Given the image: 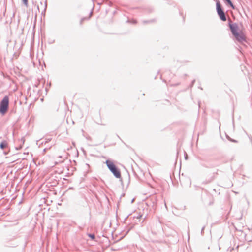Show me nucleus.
<instances>
[{
    "label": "nucleus",
    "instance_id": "7",
    "mask_svg": "<svg viewBox=\"0 0 252 252\" xmlns=\"http://www.w3.org/2000/svg\"><path fill=\"white\" fill-rule=\"evenodd\" d=\"M224 1H225L226 3H227V4L228 5H229L231 8H232L233 9H234L235 8V7L233 5V4L232 3V1H231V0H224Z\"/></svg>",
    "mask_w": 252,
    "mask_h": 252
},
{
    "label": "nucleus",
    "instance_id": "18",
    "mask_svg": "<svg viewBox=\"0 0 252 252\" xmlns=\"http://www.w3.org/2000/svg\"><path fill=\"white\" fill-rule=\"evenodd\" d=\"M40 4H41V5H43V3H42V2H40Z\"/></svg>",
    "mask_w": 252,
    "mask_h": 252
},
{
    "label": "nucleus",
    "instance_id": "10",
    "mask_svg": "<svg viewBox=\"0 0 252 252\" xmlns=\"http://www.w3.org/2000/svg\"><path fill=\"white\" fill-rule=\"evenodd\" d=\"M88 236L92 240L95 239V235L94 234H88Z\"/></svg>",
    "mask_w": 252,
    "mask_h": 252
},
{
    "label": "nucleus",
    "instance_id": "12",
    "mask_svg": "<svg viewBox=\"0 0 252 252\" xmlns=\"http://www.w3.org/2000/svg\"><path fill=\"white\" fill-rule=\"evenodd\" d=\"M204 228H205V226H204L202 229H201V234L202 235L203 233H204Z\"/></svg>",
    "mask_w": 252,
    "mask_h": 252
},
{
    "label": "nucleus",
    "instance_id": "11",
    "mask_svg": "<svg viewBox=\"0 0 252 252\" xmlns=\"http://www.w3.org/2000/svg\"><path fill=\"white\" fill-rule=\"evenodd\" d=\"M23 3L24 4V5L26 6H28V0H22Z\"/></svg>",
    "mask_w": 252,
    "mask_h": 252
},
{
    "label": "nucleus",
    "instance_id": "6",
    "mask_svg": "<svg viewBox=\"0 0 252 252\" xmlns=\"http://www.w3.org/2000/svg\"><path fill=\"white\" fill-rule=\"evenodd\" d=\"M7 146V143L6 141H3L0 143V148L1 149H4Z\"/></svg>",
    "mask_w": 252,
    "mask_h": 252
},
{
    "label": "nucleus",
    "instance_id": "9",
    "mask_svg": "<svg viewBox=\"0 0 252 252\" xmlns=\"http://www.w3.org/2000/svg\"><path fill=\"white\" fill-rule=\"evenodd\" d=\"M155 21V19H151V20H143V21H142V23L144 24H148V23H153Z\"/></svg>",
    "mask_w": 252,
    "mask_h": 252
},
{
    "label": "nucleus",
    "instance_id": "16",
    "mask_svg": "<svg viewBox=\"0 0 252 252\" xmlns=\"http://www.w3.org/2000/svg\"><path fill=\"white\" fill-rule=\"evenodd\" d=\"M133 24H136L137 23V21L136 20H133L132 22H131Z\"/></svg>",
    "mask_w": 252,
    "mask_h": 252
},
{
    "label": "nucleus",
    "instance_id": "15",
    "mask_svg": "<svg viewBox=\"0 0 252 252\" xmlns=\"http://www.w3.org/2000/svg\"><path fill=\"white\" fill-rule=\"evenodd\" d=\"M46 8H47V3H46V2H45V6H44V11H45Z\"/></svg>",
    "mask_w": 252,
    "mask_h": 252
},
{
    "label": "nucleus",
    "instance_id": "4",
    "mask_svg": "<svg viewBox=\"0 0 252 252\" xmlns=\"http://www.w3.org/2000/svg\"><path fill=\"white\" fill-rule=\"evenodd\" d=\"M228 24L232 34L233 35L234 34H236V33L238 32V24L236 23H232V21L230 19L229 20Z\"/></svg>",
    "mask_w": 252,
    "mask_h": 252
},
{
    "label": "nucleus",
    "instance_id": "2",
    "mask_svg": "<svg viewBox=\"0 0 252 252\" xmlns=\"http://www.w3.org/2000/svg\"><path fill=\"white\" fill-rule=\"evenodd\" d=\"M9 100L8 96H5L0 102V113L4 115L9 108Z\"/></svg>",
    "mask_w": 252,
    "mask_h": 252
},
{
    "label": "nucleus",
    "instance_id": "5",
    "mask_svg": "<svg viewBox=\"0 0 252 252\" xmlns=\"http://www.w3.org/2000/svg\"><path fill=\"white\" fill-rule=\"evenodd\" d=\"M233 36L240 43H242L246 41V37L242 32H238L236 34H234Z\"/></svg>",
    "mask_w": 252,
    "mask_h": 252
},
{
    "label": "nucleus",
    "instance_id": "8",
    "mask_svg": "<svg viewBox=\"0 0 252 252\" xmlns=\"http://www.w3.org/2000/svg\"><path fill=\"white\" fill-rule=\"evenodd\" d=\"M20 142H21V145L19 146V147H18V148L16 147V149L17 150H19V149H21L22 148V144H24V143L25 142V138L24 137L21 138V139L20 140Z\"/></svg>",
    "mask_w": 252,
    "mask_h": 252
},
{
    "label": "nucleus",
    "instance_id": "17",
    "mask_svg": "<svg viewBox=\"0 0 252 252\" xmlns=\"http://www.w3.org/2000/svg\"><path fill=\"white\" fill-rule=\"evenodd\" d=\"M36 8H37V9H38V12H40V10H39V5H37V6H36Z\"/></svg>",
    "mask_w": 252,
    "mask_h": 252
},
{
    "label": "nucleus",
    "instance_id": "3",
    "mask_svg": "<svg viewBox=\"0 0 252 252\" xmlns=\"http://www.w3.org/2000/svg\"><path fill=\"white\" fill-rule=\"evenodd\" d=\"M216 10L220 19L223 21H225L226 20L225 14L222 9L221 4L218 0L216 1Z\"/></svg>",
    "mask_w": 252,
    "mask_h": 252
},
{
    "label": "nucleus",
    "instance_id": "1",
    "mask_svg": "<svg viewBox=\"0 0 252 252\" xmlns=\"http://www.w3.org/2000/svg\"><path fill=\"white\" fill-rule=\"evenodd\" d=\"M105 163L108 169L116 178L119 179L121 177L120 170L111 160L108 159L106 160Z\"/></svg>",
    "mask_w": 252,
    "mask_h": 252
},
{
    "label": "nucleus",
    "instance_id": "13",
    "mask_svg": "<svg viewBox=\"0 0 252 252\" xmlns=\"http://www.w3.org/2000/svg\"><path fill=\"white\" fill-rule=\"evenodd\" d=\"M142 217V215H138L136 217V218H137V219H140V218H141Z\"/></svg>",
    "mask_w": 252,
    "mask_h": 252
},
{
    "label": "nucleus",
    "instance_id": "19",
    "mask_svg": "<svg viewBox=\"0 0 252 252\" xmlns=\"http://www.w3.org/2000/svg\"><path fill=\"white\" fill-rule=\"evenodd\" d=\"M59 158H62V157L61 156H60L59 157Z\"/></svg>",
    "mask_w": 252,
    "mask_h": 252
},
{
    "label": "nucleus",
    "instance_id": "14",
    "mask_svg": "<svg viewBox=\"0 0 252 252\" xmlns=\"http://www.w3.org/2000/svg\"><path fill=\"white\" fill-rule=\"evenodd\" d=\"M228 139L230 141H233V142H236V140H233V139H231V138H228Z\"/></svg>",
    "mask_w": 252,
    "mask_h": 252
}]
</instances>
